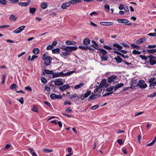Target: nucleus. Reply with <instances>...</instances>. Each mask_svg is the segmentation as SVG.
<instances>
[{
  "mask_svg": "<svg viewBox=\"0 0 156 156\" xmlns=\"http://www.w3.org/2000/svg\"><path fill=\"white\" fill-rule=\"evenodd\" d=\"M105 76L108 78H116V77L112 74L111 73H105Z\"/></svg>",
  "mask_w": 156,
  "mask_h": 156,
  "instance_id": "14",
  "label": "nucleus"
},
{
  "mask_svg": "<svg viewBox=\"0 0 156 156\" xmlns=\"http://www.w3.org/2000/svg\"><path fill=\"white\" fill-rule=\"evenodd\" d=\"M92 42L93 44L91 45V46L93 47L94 48H95L96 49H98L99 50V48H98V45L94 41H91Z\"/></svg>",
  "mask_w": 156,
  "mask_h": 156,
  "instance_id": "21",
  "label": "nucleus"
},
{
  "mask_svg": "<svg viewBox=\"0 0 156 156\" xmlns=\"http://www.w3.org/2000/svg\"><path fill=\"white\" fill-rule=\"evenodd\" d=\"M99 106L98 105H95L92 106L90 109L92 110H95L99 107Z\"/></svg>",
  "mask_w": 156,
  "mask_h": 156,
  "instance_id": "44",
  "label": "nucleus"
},
{
  "mask_svg": "<svg viewBox=\"0 0 156 156\" xmlns=\"http://www.w3.org/2000/svg\"><path fill=\"white\" fill-rule=\"evenodd\" d=\"M114 88V86H110L106 90V91L107 92H112V91L113 90Z\"/></svg>",
  "mask_w": 156,
  "mask_h": 156,
  "instance_id": "39",
  "label": "nucleus"
},
{
  "mask_svg": "<svg viewBox=\"0 0 156 156\" xmlns=\"http://www.w3.org/2000/svg\"><path fill=\"white\" fill-rule=\"evenodd\" d=\"M41 81L43 83L46 84L47 83V81L46 79H41Z\"/></svg>",
  "mask_w": 156,
  "mask_h": 156,
  "instance_id": "59",
  "label": "nucleus"
},
{
  "mask_svg": "<svg viewBox=\"0 0 156 156\" xmlns=\"http://www.w3.org/2000/svg\"><path fill=\"white\" fill-rule=\"evenodd\" d=\"M25 28V26H21L19 28H17L16 30H14L13 32V33L15 34H18L21 31H22L23 29Z\"/></svg>",
  "mask_w": 156,
  "mask_h": 156,
  "instance_id": "8",
  "label": "nucleus"
},
{
  "mask_svg": "<svg viewBox=\"0 0 156 156\" xmlns=\"http://www.w3.org/2000/svg\"><path fill=\"white\" fill-rule=\"evenodd\" d=\"M70 86H69L67 85H65L59 87V88L60 90L63 91V90H64L67 89Z\"/></svg>",
  "mask_w": 156,
  "mask_h": 156,
  "instance_id": "17",
  "label": "nucleus"
},
{
  "mask_svg": "<svg viewBox=\"0 0 156 156\" xmlns=\"http://www.w3.org/2000/svg\"><path fill=\"white\" fill-rule=\"evenodd\" d=\"M33 52L35 54H37L40 52V50L39 49L37 48H35L33 49Z\"/></svg>",
  "mask_w": 156,
  "mask_h": 156,
  "instance_id": "31",
  "label": "nucleus"
},
{
  "mask_svg": "<svg viewBox=\"0 0 156 156\" xmlns=\"http://www.w3.org/2000/svg\"><path fill=\"white\" fill-rule=\"evenodd\" d=\"M79 48L83 50H87V46L80 45L78 47Z\"/></svg>",
  "mask_w": 156,
  "mask_h": 156,
  "instance_id": "35",
  "label": "nucleus"
},
{
  "mask_svg": "<svg viewBox=\"0 0 156 156\" xmlns=\"http://www.w3.org/2000/svg\"><path fill=\"white\" fill-rule=\"evenodd\" d=\"M124 5L122 4H120L119 7V10H122L124 8Z\"/></svg>",
  "mask_w": 156,
  "mask_h": 156,
  "instance_id": "61",
  "label": "nucleus"
},
{
  "mask_svg": "<svg viewBox=\"0 0 156 156\" xmlns=\"http://www.w3.org/2000/svg\"><path fill=\"white\" fill-rule=\"evenodd\" d=\"M32 110L35 112H38L37 106L35 105H33V108L32 109Z\"/></svg>",
  "mask_w": 156,
  "mask_h": 156,
  "instance_id": "41",
  "label": "nucleus"
},
{
  "mask_svg": "<svg viewBox=\"0 0 156 156\" xmlns=\"http://www.w3.org/2000/svg\"><path fill=\"white\" fill-rule=\"evenodd\" d=\"M0 3L2 5H6L7 2L5 0H0Z\"/></svg>",
  "mask_w": 156,
  "mask_h": 156,
  "instance_id": "45",
  "label": "nucleus"
},
{
  "mask_svg": "<svg viewBox=\"0 0 156 156\" xmlns=\"http://www.w3.org/2000/svg\"><path fill=\"white\" fill-rule=\"evenodd\" d=\"M36 9L35 8H29L30 13L32 14H34L36 11Z\"/></svg>",
  "mask_w": 156,
  "mask_h": 156,
  "instance_id": "28",
  "label": "nucleus"
},
{
  "mask_svg": "<svg viewBox=\"0 0 156 156\" xmlns=\"http://www.w3.org/2000/svg\"><path fill=\"white\" fill-rule=\"evenodd\" d=\"M117 21L119 23L126 24L128 23L129 22L128 20L125 19H118Z\"/></svg>",
  "mask_w": 156,
  "mask_h": 156,
  "instance_id": "13",
  "label": "nucleus"
},
{
  "mask_svg": "<svg viewBox=\"0 0 156 156\" xmlns=\"http://www.w3.org/2000/svg\"><path fill=\"white\" fill-rule=\"evenodd\" d=\"M106 81V80L105 79H103L101 81V83L99 85V86H100V87H102L104 86H105V87H107L108 85H107L106 84H105V83Z\"/></svg>",
  "mask_w": 156,
  "mask_h": 156,
  "instance_id": "18",
  "label": "nucleus"
},
{
  "mask_svg": "<svg viewBox=\"0 0 156 156\" xmlns=\"http://www.w3.org/2000/svg\"><path fill=\"white\" fill-rule=\"evenodd\" d=\"M139 57H140L142 60H146L147 59V58L148 57L147 56H146L145 55H139Z\"/></svg>",
  "mask_w": 156,
  "mask_h": 156,
  "instance_id": "40",
  "label": "nucleus"
},
{
  "mask_svg": "<svg viewBox=\"0 0 156 156\" xmlns=\"http://www.w3.org/2000/svg\"><path fill=\"white\" fill-rule=\"evenodd\" d=\"M147 35L150 36H156V33H150L147 34Z\"/></svg>",
  "mask_w": 156,
  "mask_h": 156,
  "instance_id": "57",
  "label": "nucleus"
},
{
  "mask_svg": "<svg viewBox=\"0 0 156 156\" xmlns=\"http://www.w3.org/2000/svg\"><path fill=\"white\" fill-rule=\"evenodd\" d=\"M69 54L67 52H62L60 54L61 56L64 57V58L69 55Z\"/></svg>",
  "mask_w": 156,
  "mask_h": 156,
  "instance_id": "26",
  "label": "nucleus"
},
{
  "mask_svg": "<svg viewBox=\"0 0 156 156\" xmlns=\"http://www.w3.org/2000/svg\"><path fill=\"white\" fill-rule=\"evenodd\" d=\"M30 3V1H28L27 2H19L18 3V5L21 6H27Z\"/></svg>",
  "mask_w": 156,
  "mask_h": 156,
  "instance_id": "24",
  "label": "nucleus"
},
{
  "mask_svg": "<svg viewBox=\"0 0 156 156\" xmlns=\"http://www.w3.org/2000/svg\"><path fill=\"white\" fill-rule=\"evenodd\" d=\"M65 43L67 45H75L76 44V42L74 41L68 40L65 42Z\"/></svg>",
  "mask_w": 156,
  "mask_h": 156,
  "instance_id": "20",
  "label": "nucleus"
},
{
  "mask_svg": "<svg viewBox=\"0 0 156 156\" xmlns=\"http://www.w3.org/2000/svg\"><path fill=\"white\" fill-rule=\"evenodd\" d=\"M113 46L118 48L117 50L123 53L126 54L128 52V51H126L122 50L123 47L117 44H114Z\"/></svg>",
  "mask_w": 156,
  "mask_h": 156,
  "instance_id": "6",
  "label": "nucleus"
},
{
  "mask_svg": "<svg viewBox=\"0 0 156 156\" xmlns=\"http://www.w3.org/2000/svg\"><path fill=\"white\" fill-rule=\"evenodd\" d=\"M100 23L104 26H110L112 25L113 23L111 22H100Z\"/></svg>",
  "mask_w": 156,
  "mask_h": 156,
  "instance_id": "16",
  "label": "nucleus"
},
{
  "mask_svg": "<svg viewBox=\"0 0 156 156\" xmlns=\"http://www.w3.org/2000/svg\"><path fill=\"white\" fill-rule=\"evenodd\" d=\"M18 101H19L21 104H23L24 102V101L23 97H21L20 99H16Z\"/></svg>",
  "mask_w": 156,
  "mask_h": 156,
  "instance_id": "52",
  "label": "nucleus"
},
{
  "mask_svg": "<svg viewBox=\"0 0 156 156\" xmlns=\"http://www.w3.org/2000/svg\"><path fill=\"white\" fill-rule=\"evenodd\" d=\"M147 53L153 54L154 53V49L147 50Z\"/></svg>",
  "mask_w": 156,
  "mask_h": 156,
  "instance_id": "48",
  "label": "nucleus"
},
{
  "mask_svg": "<svg viewBox=\"0 0 156 156\" xmlns=\"http://www.w3.org/2000/svg\"><path fill=\"white\" fill-rule=\"evenodd\" d=\"M156 47V45H149L148 46L147 48H154Z\"/></svg>",
  "mask_w": 156,
  "mask_h": 156,
  "instance_id": "58",
  "label": "nucleus"
},
{
  "mask_svg": "<svg viewBox=\"0 0 156 156\" xmlns=\"http://www.w3.org/2000/svg\"><path fill=\"white\" fill-rule=\"evenodd\" d=\"M77 49L78 47L76 46H67L66 47H64L63 48L64 51L68 52L74 51L77 50Z\"/></svg>",
  "mask_w": 156,
  "mask_h": 156,
  "instance_id": "3",
  "label": "nucleus"
},
{
  "mask_svg": "<svg viewBox=\"0 0 156 156\" xmlns=\"http://www.w3.org/2000/svg\"><path fill=\"white\" fill-rule=\"evenodd\" d=\"M136 86L138 87L140 89H144L146 88L147 87V85L145 83V81L143 80H140L137 83Z\"/></svg>",
  "mask_w": 156,
  "mask_h": 156,
  "instance_id": "4",
  "label": "nucleus"
},
{
  "mask_svg": "<svg viewBox=\"0 0 156 156\" xmlns=\"http://www.w3.org/2000/svg\"><path fill=\"white\" fill-rule=\"evenodd\" d=\"M70 4L69 2H65L61 6V7L63 9H66L67 7L69 6Z\"/></svg>",
  "mask_w": 156,
  "mask_h": 156,
  "instance_id": "15",
  "label": "nucleus"
},
{
  "mask_svg": "<svg viewBox=\"0 0 156 156\" xmlns=\"http://www.w3.org/2000/svg\"><path fill=\"white\" fill-rule=\"evenodd\" d=\"M44 72L47 74H52V77L53 78H56L59 77H64L66 76H67L70 75L72 74L73 73H74L75 71H70L69 72H68L66 73H63L62 72H60L57 73H53V71L52 70H49L47 69H44Z\"/></svg>",
  "mask_w": 156,
  "mask_h": 156,
  "instance_id": "1",
  "label": "nucleus"
},
{
  "mask_svg": "<svg viewBox=\"0 0 156 156\" xmlns=\"http://www.w3.org/2000/svg\"><path fill=\"white\" fill-rule=\"evenodd\" d=\"M117 142L120 145H121L122 144L123 142L122 141V139H118L117 140Z\"/></svg>",
  "mask_w": 156,
  "mask_h": 156,
  "instance_id": "62",
  "label": "nucleus"
},
{
  "mask_svg": "<svg viewBox=\"0 0 156 156\" xmlns=\"http://www.w3.org/2000/svg\"><path fill=\"white\" fill-rule=\"evenodd\" d=\"M50 98L52 99H61L62 98L61 95H57L55 94H52L50 95Z\"/></svg>",
  "mask_w": 156,
  "mask_h": 156,
  "instance_id": "9",
  "label": "nucleus"
},
{
  "mask_svg": "<svg viewBox=\"0 0 156 156\" xmlns=\"http://www.w3.org/2000/svg\"><path fill=\"white\" fill-rule=\"evenodd\" d=\"M17 87V85L15 83H13L10 86V88L11 89H13Z\"/></svg>",
  "mask_w": 156,
  "mask_h": 156,
  "instance_id": "49",
  "label": "nucleus"
},
{
  "mask_svg": "<svg viewBox=\"0 0 156 156\" xmlns=\"http://www.w3.org/2000/svg\"><path fill=\"white\" fill-rule=\"evenodd\" d=\"M136 81L135 79H132L131 80V82L130 84L131 85V87H130V88H131L132 89H133L136 86Z\"/></svg>",
  "mask_w": 156,
  "mask_h": 156,
  "instance_id": "10",
  "label": "nucleus"
},
{
  "mask_svg": "<svg viewBox=\"0 0 156 156\" xmlns=\"http://www.w3.org/2000/svg\"><path fill=\"white\" fill-rule=\"evenodd\" d=\"M69 97L70 99H72L73 98L78 97L77 94L75 93H74L70 94L69 95Z\"/></svg>",
  "mask_w": 156,
  "mask_h": 156,
  "instance_id": "36",
  "label": "nucleus"
},
{
  "mask_svg": "<svg viewBox=\"0 0 156 156\" xmlns=\"http://www.w3.org/2000/svg\"><path fill=\"white\" fill-rule=\"evenodd\" d=\"M122 44L124 47L128 48L129 47V46L128 44L125 43H122Z\"/></svg>",
  "mask_w": 156,
  "mask_h": 156,
  "instance_id": "63",
  "label": "nucleus"
},
{
  "mask_svg": "<svg viewBox=\"0 0 156 156\" xmlns=\"http://www.w3.org/2000/svg\"><path fill=\"white\" fill-rule=\"evenodd\" d=\"M106 12H108L110 10V6L108 4H106L104 6Z\"/></svg>",
  "mask_w": 156,
  "mask_h": 156,
  "instance_id": "32",
  "label": "nucleus"
},
{
  "mask_svg": "<svg viewBox=\"0 0 156 156\" xmlns=\"http://www.w3.org/2000/svg\"><path fill=\"white\" fill-rule=\"evenodd\" d=\"M147 57L150 58L149 62L151 65H154L156 64V57L150 54L149 55H147Z\"/></svg>",
  "mask_w": 156,
  "mask_h": 156,
  "instance_id": "5",
  "label": "nucleus"
},
{
  "mask_svg": "<svg viewBox=\"0 0 156 156\" xmlns=\"http://www.w3.org/2000/svg\"><path fill=\"white\" fill-rule=\"evenodd\" d=\"M100 51L99 53L100 54H102V55L101 57V58L102 61H107L109 57L108 55H107L108 52L105 50L100 48L99 49Z\"/></svg>",
  "mask_w": 156,
  "mask_h": 156,
  "instance_id": "2",
  "label": "nucleus"
},
{
  "mask_svg": "<svg viewBox=\"0 0 156 156\" xmlns=\"http://www.w3.org/2000/svg\"><path fill=\"white\" fill-rule=\"evenodd\" d=\"M60 50L58 48H54L52 50V53L53 54H58L60 52Z\"/></svg>",
  "mask_w": 156,
  "mask_h": 156,
  "instance_id": "27",
  "label": "nucleus"
},
{
  "mask_svg": "<svg viewBox=\"0 0 156 156\" xmlns=\"http://www.w3.org/2000/svg\"><path fill=\"white\" fill-rule=\"evenodd\" d=\"M17 19V17H16L13 15H12L10 17L9 20L11 21H15Z\"/></svg>",
  "mask_w": 156,
  "mask_h": 156,
  "instance_id": "34",
  "label": "nucleus"
},
{
  "mask_svg": "<svg viewBox=\"0 0 156 156\" xmlns=\"http://www.w3.org/2000/svg\"><path fill=\"white\" fill-rule=\"evenodd\" d=\"M156 85V81L154 82H151L150 85V87L152 88Z\"/></svg>",
  "mask_w": 156,
  "mask_h": 156,
  "instance_id": "46",
  "label": "nucleus"
},
{
  "mask_svg": "<svg viewBox=\"0 0 156 156\" xmlns=\"http://www.w3.org/2000/svg\"><path fill=\"white\" fill-rule=\"evenodd\" d=\"M146 40V39L145 38H141L136 41V43L139 44H141L145 42Z\"/></svg>",
  "mask_w": 156,
  "mask_h": 156,
  "instance_id": "22",
  "label": "nucleus"
},
{
  "mask_svg": "<svg viewBox=\"0 0 156 156\" xmlns=\"http://www.w3.org/2000/svg\"><path fill=\"white\" fill-rule=\"evenodd\" d=\"M113 93V92H111L109 93H106V94H103V97H105L109 95L112 94Z\"/></svg>",
  "mask_w": 156,
  "mask_h": 156,
  "instance_id": "60",
  "label": "nucleus"
},
{
  "mask_svg": "<svg viewBox=\"0 0 156 156\" xmlns=\"http://www.w3.org/2000/svg\"><path fill=\"white\" fill-rule=\"evenodd\" d=\"M131 46L133 48L138 49L140 47L138 45L133 44H131Z\"/></svg>",
  "mask_w": 156,
  "mask_h": 156,
  "instance_id": "43",
  "label": "nucleus"
},
{
  "mask_svg": "<svg viewBox=\"0 0 156 156\" xmlns=\"http://www.w3.org/2000/svg\"><path fill=\"white\" fill-rule=\"evenodd\" d=\"M101 87H101L99 86V87L97 86L96 89L94 91V92L96 93L98 91L99 93L101 92L102 91V89L101 88Z\"/></svg>",
  "mask_w": 156,
  "mask_h": 156,
  "instance_id": "29",
  "label": "nucleus"
},
{
  "mask_svg": "<svg viewBox=\"0 0 156 156\" xmlns=\"http://www.w3.org/2000/svg\"><path fill=\"white\" fill-rule=\"evenodd\" d=\"M52 59V58L51 56H48L47 58H45V59H44V64L46 66L50 65Z\"/></svg>",
  "mask_w": 156,
  "mask_h": 156,
  "instance_id": "7",
  "label": "nucleus"
},
{
  "mask_svg": "<svg viewBox=\"0 0 156 156\" xmlns=\"http://www.w3.org/2000/svg\"><path fill=\"white\" fill-rule=\"evenodd\" d=\"M91 93V92L90 90L87 91V92L83 94V96L85 98H87Z\"/></svg>",
  "mask_w": 156,
  "mask_h": 156,
  "instance_id": "33",
  "label": "nucleus"
},
{
  "mask_svg": "<svg viewBox=\"0 0 156 156\" xmlns=\"http://www.w3.org/2000/svg\"><path fill=\"white\" fill-rule=\"evenodd\" d=\"M84 85V83H81L80 84L77 85L74 87V88L75 89L77 90L79 88L81 87Z\"/></svg>",
  "mask_w": 156,
  "mask_h": 156,
  "instance_id": "30",
  "label": "nucleus"
},
{
  "mask_svg": "<svg viewBox=\"0 0 156 156\" xmlns=\"http://www.w3.org/2000/svg\"><path fill=\"white\" fill-rule=\"evenodd\" d=\"M114 59L118 63H120L122 62H123L122 58H121L118 55L116 57H115L114 58Z\"/></svg>",
  "mask_w": 156,
  "mask_h": 156,
  "instance_id": "19",
  "label": "nucleus"
},
{
  "mask_svg": "<svg viewBox=\"0 0 156 156\" xmlns=\"http://www.w3.org/2000/svg\"><path fill=\"white\" fill-rule=\"evenodd\" d=\"M83 95H83V94H82L80 97H79L78 96V98H80L81 101L83 100L84 98H85V97H84V96H83Z\"/></svg>",
  "mask_w": 156,
  "mask_h": 156,
  "instance_id": "55",
  "label": "nucleus"
},
{
  "mask_svg": "<svg viewBox=\"0 0 156 156\" xmlns=\"http://www.w3.org/2000/svg\"><path fill=\"white\" fill-rule=\"evenodd\" d=\"M53 151L52 149H48L46 148H45L43 149V151L45 153H49L52 152Z\"/></svg>",
  "mask_w": 156,
  "mask_h": 156,
  "instance_id": "42",
  "label": "nucleus"
},
{
  "mask_svg": "<svg viewBox=\"0 0 156 156\" xmlns=\"http://www.w3.org/2000/svg\"><path fill=\"white\" fill-rule=\"evenodd\" d=\"M124 85L122 83L118 84L117 85L114 87V90L115 91L119 88L122 87Z\"/></svg>",
  "mask_w": 156,
  "mask_h": 156,
  "instance_id": "25",
  "label": "nucleus"
},
{
  "mask_svg": "<svg viewBox=\"0 0 156 156\" xmlns=\"http://www.w3.org/2000/svg\"><path fill=\"white\" fill-rule=\"evenodd\" d=\"M53 47L51 45H48L46 48L47 50H50L53 48Z\"/></svg>",
  "mask_w": 156,
  "mask_h": 156,
  "instance_id": "51",
  "label": "nucleus"
},
{
  "mask_svg": "<svg viewBox=\"0 0 156 156\" xmlns=\"http://www.w3.org/2000/svg\"><path fill=\"white\" fill-rule=\"evenodd\" d=\"M47 6V3L46 2H43L41 5V7L43 9H45Z\"/></svg>",
  "mask_w": 156,
  "mask_h": 156,
  "instance_id": "37",
  "label": "nucleus"
},
{
  "mask_svg": "<svg viewBox=\"0 0 156 156\" xmlns=\"http://www.w3.org/2000/svg\"><path fill=\"white\" fill-rule=\"evenodd\" d=\"M69 2L70 4H75L77 3L76 0H71L69 1Z\"/></svg>",
  "mask_w": 156,
  "mask_h": 156,
  "instance_id": "53",
  "label": "nucleus"
},
{
  "mask_svg": "<svg viewBox=\"0 0 156 156\" xmlns=\"http://www.w3.org/2000/svg\"><path fill=\"white\" fill-rule=\"evenodd\" d=\"M156 96V92H154L151 95L148 96V97L153 98Z\"/></svg>",
  "mask_w": 156,
  "mask_h": 156,
  "instance_id": "50",
  "label": "nucleus"
},
{
  "mask_svg": "<svg viewBox=\"0 0 156 156\" xmlns=\"http://www.w3.org/2000/svg\"><path fill=\"white\" fill-rule=\"evenodd\" d=\"M156 140V136L155 137V138L150 143L147 144V146H150L152 145H153L155 142Z\"/></svg>",
  "mask_w": 156,
  "mask_h": 156,
  "instance_id": "38",
  "label": "nucleus"
},
{
  "mask_svg": "<svg viewBox=\"0 0 156 156\" xmlns=\"http://www.w3.org/2000/svg\"><path fill=\"white\" fill-rule=\"evenodd\" d=\"M37 57H38V56L37 55H34L32 56L31 58L30 59V60H31V61H32L35 58H37Z\"/></svg>",
  "mask_w": 156,
  "mask_h": 156,
  "instance_id": "56",
  "label": "nucleus"
},
{
  "mask_svg": "<svg viewBox=\"0 0 156 156\" xmlns=\"http://www.w3.org/2000/svg\"><path fill=\"white\" fill-rule=\"evenodd\" d=\"M103 47H104V48L107 49L109 50H111L112 49V47L107 45H104Z\"/></svg>",
  "mask_w": 156,
  "mask_h": 156,
  "instance_id": "47",
  "label": "nucleus"
},
{
  "mask_svg": "<svg viewBox=\"0 0 156 156\" xmlns=\"http://www.w3.org/2000/svg\"><path fill=\"white\" fill-rule=\"evenodd\" d=\"M44 89L46 90L48 92L50 91V88L49 87L47 86H45L44 87Z\"/></svg>",
  "mask_w": 156,
  "mask_h": 156,
  "instance_id": "64",
  "label": "nucleus"
},
{
  "mask_svg": "<svg viewBox=\"0 0 156 156\" xmlns=\"http://www.w3.org/2000/svg\"><path fill=\"white\" fill-rule=\"evenodd\" d=\"M64 82V81H61L60 79H57L55 80V85L59 86L63 84Z\"/></svg>",
  "mask_w": 156,
  "mask_h": 156,
  "instance_id": "11",
  "label": "nucleus"
},
{
  "mask_svg": "<svg viewBox=\"0 0 156 156\" xmlns=\"http://www.w3.org/2000/svg\"><path fill=\"white\" fill-rule=\"evenodd\" d=\"M83 43L86 45H88L90 44V40L88 38H86L83 40Z\"/></svg>",
  "mask_w": 156,
  "mask_h": 156,
  "instance_id": "23",
  "label": "nucleus"
},
{
  "mask_svg": "<svg viewBox=\"0 0 156 156\" xmlns=\"http://www.w3.org/2000/svg\"><path fill=\"white\" fill-rule=\"evenodd\" d=\"M100 96V95L95 94L94 95H91L88 99L87 100L88 101H91L92 99H96Z\"/></svg>",
  "mask_w": 156,
  "mask_h": 156,
  "instance_id": "12",
  "label": "nucleus"
},
{
  "mask_svg": "<svg viewBox=\"0 0 156 156\" xmlns=\"http://www.w3.org/2000/svg\"><path fill=\"white\" fill-rule=\"evenodd\" d=\"M89 50L91 52H93L95 50L94 49L91 48L90 46H87V50Z\"/></svg>",
  "mask_w": 156,
  "mask_h": 156,
  "instance_id": "54",
  "label": "nucleus"
}]
</instances>
